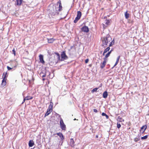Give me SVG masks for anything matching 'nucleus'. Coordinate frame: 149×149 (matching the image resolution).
<instances>
[{
	"label": "nucleus",
	"mask_w": 149,
	"mask_h": 149,
	"mask_svg": "<svg viewBox=\"0 0 149 149\" xmlns=\"http://www.w3.org/2000/svg\"><path fill=\"white\" fill-rule=\"evenodd\" d=\"M62 10L61 3V1H59L57 4L50 5L48 7V11L51 15L54 16L58 14Z\"/></svg>",
	"instance_id": "f257e3e1"
},
{
	"label": "nucleus",
	"mask_w": 149,
	"mask_h": 149,
	"mask_svg": "<svg viewBox=\"0 0 149 149\" xmlns=\"http://www.w3.org/2000/svg\"><path fill=\"white\" fill-rule=\"evenodd\" d=\"M102 42V46L104 47H106L108 46L111 47L114 43V40H112L111 37L109 35H107L101 38Z\"/></svg>",
	"instance_id": "f03ea898"
},
{
	"label": "nucleus",
	"mask_w": 149,
	"mask_h": 149,
	"mask_svg": "<svg viewBox=\"0 0 149 149\" xmlns=\"http://www.w3.org/2000/svg\"><path fill=\"white\" fill-rule=\"evenodd\" d=\"M53 104L52 102H51L50 104L47 109V111L45 114V116L48 115L52 111V108Z\"/></svg>",
	"instance_id": "7ed1b4c3"
},
{
	"label": "nucleus",
	"mask_w": 149,
	"mask_h": 149,
	"mask_svg": "<svg viewBox=\"0 0 149 149\" xmlns=\"http://www.w3.org/2000/svg\"><path fill=\"white\" fill-rule=\"evenodd\" d=\"M60 127L63 130H65L66 127L65 125L64 124L62 118L60 119Z\"/></svg>",
	"instance_id": "20e7f679"
},
{
	"label": "nucleus",
	"mask_w": 149,
	"mask_h": 149,
	"mask_svg": "<svg viewBox=\"0 0 149 149\" xmlns=\"http://www.w3.org/2000/svg\"><path fill=\"white\" fill-rule=\"evenodd\" d=\"M61 56V61H64L68 58V56L66 55L65 51H63L62 52Z\"/></svg>",
	"instance_id": "39448f33"
},
{
	"label": "nucleus",
	"mask_w": 149,
	"mask_h": 149,
	"mask_svg": "<svg viewBox=\"0 0 149 149\" xmlns=\"http://www.w3.org/2000/svg\"><path fill=\"white\" fill-rule=\"evenodd\" d=\"M147 126L146 125H143L141 128L140 131L141 133H143L145 131V130L146 129Z\"/></svg>",
	"instance_id": "423d86ee"
},
{
	"label": "nucleus",
	"mask_w": 149,
	"mask_h": 149,
	"mask_svg": "<svg viewBox=\"0 0 149 149\" xmlns=\"http://www.w3.org/2000/svg\"><path fill=\"white\" fill-rule=\"evenodd\" d=\"M81 30L82 31L84 32L88 33L89 31V29L87 26H84L82 27L81 28Z\"/></svg>",
	"instance_id": "0eeeda50"
},
{
	"label": "nucleus",
	"mask_w": 149,
	"mask_h": 149,
	"mask_svg": "<svg viewBox=\"0 0 149 149\" xmlns=\"http://www.w3.org/2000/svg\"><path fill=\"white\" fill-rule=\"evenodd\" d=\"M104 61L103 62L101 63L100 65V68L101 69H103L104 68L106 65V63L107 61V60H104Z\"/></svg>",
	"instance_id": "6e6552de"
},
{
	"label": "nucleus",
	"mask_w": 149,
	"mask_h": 149,
	"mask_svg": "<svg viewBox=\"0 0 149 149\" xmlns=\"http://www.w3.org/2000/svg\"><path fill=\"white\" fill-rule=\"evenodd\" d=\"M39 57L40 62L41 63L44 64L45 63V61L43 59V56L42 54H40L39 55Z\"/></svg>",
	"instance_id": "1a4fd4ad"
},
{
	"label": "nucleus",
	"mask_w": 149,
	"mask_h": 149,
	"mask_svg": "<svg viewBox=\"0 0 149 149\" xmlns=\"http://www.w3.org/2000/svg\"><path fill=\"white\" fill-rule=\"evenodd\" d=\"M34 145V143L32 140H30L29 141V145L30 147H32Z\"/></svg>",
	"instance_id": "9d476101"
},
{
	"label": "nucleus",
	"mask_w": 149,
	"mask_h": 149,
	"mask_svg": "<svg viewBox=\"0 0 149 149\" xmlns=\"http://www.w3.org/2000/svg\"><path fill=\"white\" fill-rule=\"evenodd\" d=\"M70 144L72 147H74V142L73 139H70Z\"/></svg>",
	"instance_id": "9b49d317"
},
{
	"label": "nucleus",
	"mask_w": 149,
	"mask_h": 149,
	"mask_svg": "<svg viewBox=\"0 0 149 149\" xmlns=\"http://www.w3.org/2000/svg\"><path fill=\"white\" fill-rule=\"evenodd\" d=\"M56 134L60 137L61 139V140H63L64 139V136L61 133L59 132L57 133Z\"/></svg>",
	"instance_id": "f8f14e48"
},
{
	"label": "nucleus",
	"mask_w": 149,
	"mask_h": 149,
	"mask_svg": "<svg viewBox=\"0 0 149 149\" xmlns=\"http://www.w3.org/2000/svg\"><path fill=\"white\" fill-rule=\"evenodd\" d=\"M47 40H48V43H52L55 40L53 38L49 39L47 38Z\"/></svg>",
	"instance_id": "ddd939ff"
},
{
	"label": "nucleus",
	"mask_w": 149,
	"mask_h": 149,
	"mask_svg": "<svg viewBox=\"0 0 149 149\" xmlns=\"http://www.w3.org/2000/svg\"><path fill=\"white\" fill-rule=\"evenodd\" d=\"M16 5L18 6H20L21 5L22 0H16Z\"/></svg>",
	"instance_id": "4468645a"
},
{
	"label": "nucleus",
	"mask_w": 149,
	"mask_h": 149,
	"mask_svg": "<svg viewBox=\"0 0 149 149\" xmlns=\"http://www.w3.org/2000/svg\"><path fill=\"white\" fill-rule=\"evenodd\" d=\"M110 47H108L106 48V49H105L104 51V52L103 54V55L104 56L105 53H107V52L109 51L110 49Z\"/></svg>",
	"instance_id": "2eb2a0df"
},
{
	"label": "nucleus",
	"mask_w": 149,
	"mask_h": 149,
	"mask_svg": "<svg viewBox=\"0 0 149 149\" xmlns=\"http://www.w3.org/2000/svg\"><path fill=\"white\" fill-rule=\"evenodd\" d=\"M108 95V94L107 92L105 91L103 93L102 96L104 98H106L107 97Z\"/></svg>",
	"instance_id": "dca6fc26"
},
{
	"label": "nucleus",
	"mask_w": 149,
	"mask_h": 149,
	"mask_svg": "<svg viewBox=\"0 0 149 149\" xmlns=\"http://www.w3.org/2000/svg\"><path fill=\"white\" fill-rule=\"evenodd\" d=\"M6 80H7V79H4V78L3 79L2 81V83H1V85H2L3 86H5L6 84Z\"/></svg>",
	"instance_id": "f3484780"
},
{
	"label": "nucleus",
	"mask_w": 149,
	"mask_h": 149,
	"mask_svg": "<svg viewBox=\"0 0 149 149\" xmlns=\"http://www.w3.org/2000/svg\"><path fill=\"white\" fill-rule=\"evenodd\" d=\"M80 18L81 17L77 16L76 17L75 19L74 20V22L75 23H76L77 21L80 19Z\"/></svg>",
	"instance_id": "a211bd4d"
},
{
	"label": "nucleus",
	"mask_w": 149,
	"mask_h": 149,
	"mask_svg": "<svg viewBox=\"0 0 149 149\" xmlns=\"http://www.w3.org/2000/svg\"><path fill=\"white\" fill-rule=\"evenodd\" d=\"M80 18L81 17L77 16L76 17L75 19L74 20V22L75 23H76L77 21L80 19Z\"/></svg>",
	"instance_id": "6ab92c4d"
},
{
	"label": "nucleus",
	"mask_w": 149,
	"mask_h": 149,
	"mask_svg": "<svg viewBox=\"0 0 149 149\" xmlns=\"http://www.w3.org/2000/svg\"><path fill=\"white\" fill-rule=\"evenodd\" d=\"M80 18L81 17L77 16L76 17L75 19L74 20V22L75 23H76L77 21L80 19Z\"/></svg>",
	"instance_id": "aec40b11"
},
{
	"label": "nucleus",
	"mask_w": 149,
	"mask_h": 149,
	"mask_svg": "<svg viewBox=\"0 0 149 149\" xmlns=\"http://www.w3.org/2000/svg\"><path fill=\"white\" fill-rule=\"evenodd\" d=\"M110 54L109 53V52H108V53L105 55L104 58H103L104 60H107V58L109 56Z\"/></svg>",
	"instance_id": "412c9836"
},
{
	"label": "nucleus",
	"mask_w": 149,
	"mask_h": 149,
	"mask_svg": "<svg viewBox=\"0 0 149 149\" xmlns=\"http://www.w3.org/2000/svg\"><path fill=\"white\" fill-rule=\"evenodd\" d=\"M4 76V77H3V79H7V77H8V74H7V72H3V77Z\"/></svg>",
	"instance_id": "4be33fe9"
},
{
	"label": "nucleus",
	"mask_w": 149,
	"mask_h": 149,
	"mask_svg": "<svg viewBox=\"0 0 149 149\" xmlns=\"http://www.w3.org/2000/svg\"><path fill=\"white\" fill-rule=\"evenodd\" d=\"M117 120L118 122H124V120L123 119V118L120 116H118V118L117 119Z\"/></svg>",
	"instance_id": "5701e85b"
},
{
	"label": "nucleus",
	"mask_w": 149,
	"mask_h": 149,
	"mask_svg": "<svg viewBox=\"0 0 149 149\" xmlns=\"http://www.w3.org/2000/svg\"><path fill=\"white\" fill-rule=\"evenodd\" d=\"M25 98L26 99V100H29L32 99L33 98V97L30 96H27L25 97Z\"/></svg>",
	"instance_id": "b1692460"
},
{
	"label": "nucleus",
	"mask_w": 149,
	"mask_h": 149,
	"mask_svg": "<svg viewBox=\"0 0 149 149\" xmlns=\"http://www.w3.org/2000/svg\"><path fill=\"white\" fill-rule=\"evenodd\" d=\"M125 17L126 19H127L129 17V14L127 13V11L125 13Z\"/></svg>",
	"instance_id": "393cba45"
},
{
	"label": "nucleus",
	"mask_w": 149,
	"mask_h": 149,
	"mask_svg": "<svg viewBox=\"0 0 149 149\" xmlns=\"http://www.w3.org/2000/svg\"><path fill=\"white\" fill-rule=\"evenodd\" d=\"M55 54L56 55L57 58L58 60L59 61L60 60V55L59 54L57 53H55Z\"/></svg>",
	"instance_id": "a878e982"
},
{
	"label": "nucleus",
	"mask_w": 149,
	"mask_h": 149,
	"mask_svg": "<svg viewBox=\"0 0 149 149\" xmlns=\"http://www.w3.org/2000/svg\"><path fill=\"white\" fill-rule=\"evenodd\" d=\"M110 19H106L105 20V24L107 25L109 24L110 23Z\"/></svg>",
	"instance_id": "bb28decb"
},
{
	"label": "nucleus",
	"mask_w": 149,
	"mask_h": 149,
	"mask_svg": "<svg viewBox=\"0 0 149 149\" xmlns=\"http://www.w3.org/2000/svg\"><path fill=\"white\" fill-rule=\"evenodd\" d=\"M77 16H79L80 17H81V13L80 11H78L77 12Z\"/></svg>",
	"instance_id": "cd10ccee"
},
{
	"label": "nucleus",
	"mask_w": 149,
	"mask_h": 149,
	"mask_svg": "<svg viewBox=\"0 0 149 149\" xmlns=\"http://www.w3.org/2000/svg\"><path fill=\"white\" fill-rule=\"evenodd\" d=\"M98 89V88H95L94 89H93L92 91L91 92L92 93H93L94 92H96L97 91V90Z\"/></svg>",
	"instance_id": "c85d7f7f"
},
{
	"label": "nucleus",
	"mask_w": 149,
	"mask_h": 149,
	"mask_svg": "<svg viewBox=\"0 0 149 149\" xmlns=\"http://www.w3.org/2000/svg\"><path fill=\"white\" fill-rule=\"evenodd\" d=\"M140 139L139 137H136L134 138V140L135 142H136L138 141Z\"/></svg>",
	"instance_id": "c756f323"
},
{
	"label": "nucleus",
	"mask_w": 149,
	"mask_h": 149,
	"mask_svg": "<svg viewBox=\"0 0 149 149\" xmlns=\"http://www.w3.org/2000/svg\"><path fill=\"white\" fill-rule=\"evenodd\" d=\"M148 137V135H146L145 136H144L143 137H141V139H145L147 138Z\"/></svg>",
	"instance_id": "7c9ffc66"
},
{
	"label": "nucleus",
	"mask_w": 149,
	"mask_h": 149,
	"mask_svg": "<svg viewBox=\"0 0 149 149\" xmlns=\"http://www.w3.org/2000/svg\"><path fill=\"white\" fill-rule=\"evenodd\" d=\"M13 54H14V56L16 55V52L15 50V49L14 48L12 50Z\"/></svg>",
	"instance_id": "2f4dec72"
},
{
	"label": "nucleus",
	"mask_w": 149,
	"mask_h": 149,
	"mask_svg": "<svg viewBox=\"0 0 149 149\" xmlns=\"http://www.w3.org/2000/svg\"><path fill=\"white\" fill-rule=\"evenodd\" d=\"M121 126V125L120 123H117V128L119 129L120 127Z\"/></svg>",
	"instance_id": "473e14b6"
},
{
	"label": "nucleus",
	"mask_w": 149,
	"mask_h": 149,
	"mask_svg": "<svg viewBox=\"0 0 149 149\" xmlns=\"http://www.w3.org/2000/svg\"><path fill=\"white\" fill-rule=\"evenodd\" d=\"M120 58V56H119L117 58L116 61L118 62L119 60V59Z\"/></svg>",
	"instance_id": "72a5a7b5"
},
{
	"label": "nucleus",
	"mask_w": 149,
	"mask_h": 149,
	"mask_svg": "<svg viewBox=\"0 0 149 149\" xmlns=\"http://www.w3.org/2000/svg\"><path fill=\"white\" fill-rule=\"evenodd\" d=\"M7 68L8 70H10L12 69V68H10V67H9L8 66H7Z\"/></svg>",
	"instance_id": "f704fd0d"
},
{
	"label": "nucleus",
	"mask_w": 149,
	"mask_h": 149,
	"mask_svg": "<svg viewBox=\"0 0 149 149\" xmlns=\"http://www.w3.org/2000/svg\"><path fill=\"white\" fill-rule=\"evenodd\" d=\"M89 61L88 59H87L85 60V63H87Z\"/></svg>",
	"instance_id": "c9c22d12"
},
{
	"label": "nucleus",
	"mask_w": 149,
	"mask_h": 149,
	"mask_svg": "<svg viewBox=\"0 0 149 149\" xmlns=\"http://www.w3.org/2000/svg\"><path fill=\"white\" fill-rule=\"evenodd\" d=\"M26 100V99L25 97H24L23 102L22 103V104H23L25 102Z\"/></svg>",
	"instance_id": "e433bc0d"
},
{
	"label": "nucleus",
	"mask_w": 149,
	"mask_h": 149,
	"mask_svg": "<svg viewBox=\"0 0 149 149\" xmlns=\"http://www.w3.org/2000/svg\"><path fill=\"white\" fill-rule=\"evenodd\" d=\"M93 111L95 113H97L98 111L96 109H93Z\"/></svg>",
	"instance_id": "4c0bfd02"
},
{
	"label": "nucleus",
	"mask_w": 149,
	"mask_h": 149,
	"mask_svg": "<svg viewBox=\"0 0 149 149\" xmlns=\"http://www.w3.org/2000/svg\"><path fill=\"white\" fill-rule=\"evenodd\" d=\"M106 114L105 113H104V112H103L102 113V116H106Z\"/></svg>",
	"instance_id": "58836bf2"
},
{
	"label": "nucleus",
	"mask_w": 149,
	"mask_h": 149,
	"mask_svg": "<svg viewBox=\"0 0 149 149\" xmlns=\"http://www.w3.org/2000/svg\"><path fill=\"white\" fill-rule=\"evenodd\" d=\"M118 62H117V61H116V62L115 64V65H114V67H115V66H116L117 64L118 63Z\"/></svg>",
	"instance_id": "ea45409f"
},
{
	"label": "nucleus",
	"mask_w": 149,
	"mask_h": 149,
	"mask_svg": "<svg viewBox=\"0 0 149 149\" xmlns=\"http://www.w3.org/2000/svg\"><path fill=\"white\" fill-rule=\"evenodd\" d=\"M106 116L107 119H108L109 118V116L107 114H106V116Z\"/></svg>",
	"instance_id": "a19ab883"
},
{
	"label": "nucleus",
	"mask_w": 149,
	"mask_h": 149,
	"mask_svg": "<svg viewBox=\"0 0 149 149\" xmlns=\"http://www.w3.org/2000/svg\"><path fill=\"white\" fill-rule=\"evenodd\" d=\"M113 50L112 49H111L110 51L109 52H109V53L111 54Z\"/></svg>",
	"instance_id": "79ce46f5"
},
{
	"label": "nucleus",
	"mask_w": 149,
	"mask_h": 149,
	"mask_svg": "<svg viewBox=\"0 0 149 149\" xmlns=\"http://www.w3.org/2000/svg\"><path fill=\"white\" fill-rule=\"evenodd\" d=\"M45 77V75H44L42 76V77Z\"/></svg>",
	"instance_id": "37998d69"
},
{
	"label": "nucleus",
	"mask_w": 149,
	"mask_h": 149,
	"mask_svg": "<svg viewBox=\"0 0 149 149\" xmlns=\"http://www.w3.org/2000/svg\"><path fill=\"white\" fill-rule=\"evenodd\" d=\"M98 135H96V138H98Z\"/></svg>",
	"instance_id": "c03bdc74"
},
{
	"label": "nucleus",
	"mask_w": 149,
	"mask_h": 149,
	"mask_svg": "<svg viewBox=\"0 0 149 149\" xmlns=\"http://www.w3.org/2000/svg\"><path fill=\"white\" fill-rule=\"evenodd\" d=\"M42 80H43V81H44V80H45V79L43 78V79Z\"/></svg>",
	"instance_id": "a18cd8bd"
},
{
	"label": "nucleus",
	"mask_w": 149,
	"mask_h": 149,
	"mask_svg": "<svg viewBox=\"0 0 149 149\" xmlns=\"http://www.w3.org/2000/svg\"><path fill=\"white\" fill-rule=\"evenodd\" d=\"M103 27H104V26H105V25L104 24H103Z\"/></svg>",
	"instance_id": "49530a36"
},
{
	"label": "nucleus",
	"mask_w": 149,
	"mask_h": 149,
	"mask_svg": "<svg viewBox=\"0 0 149 149\" xmlns=\"http://www.w3.org/2000/svg\"><path fill=\"white\" fill-rule=\"evenodd\" d=\"M148 149H149V148H148Z\"/></svg>",
	"instance_id": "de8ad7c7"
}]
</instances>
